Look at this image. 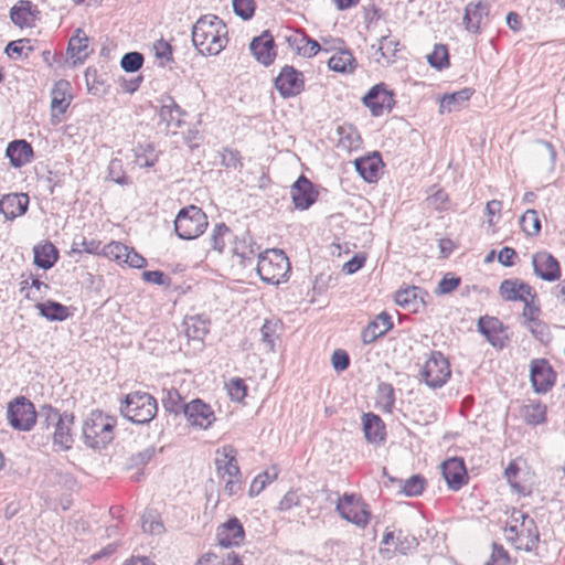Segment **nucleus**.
<instances>
[{"label": "nucleus", "instance_id": "obj_36", "mask_svg": "<svg viewBox=\"0 0 565 565\" xmlns=\"http://www.w3.org/2000/svg\"><path fill=\"white\" fill-rule=\"evenodd\" d=\"M328 67L338 73H353L356 60L349 50H341L328 60Z\"/></svg>", "mask_w": 565, "mask_h": 565}, {"label": "nucleus", "instance_id": "obj_23", "mask_svg": "<svg viewBox=\"0 0 565 565\" xmlns=\"http://www.w3.org/2000/svg\"><path fill=\"white\" fill-rule=\"evenodd\" d=\"M383 166L382 157L377 151L354 160L355 171L367 183H374L379 180L380 169Z\"/></svg>", "mask_w": 565, "mask_h": 565}, {"label": "nucleus", "instance_id": "obj_43", "mask_svg": "<svg viewBox=\"0 0 565 565\" xmlns=\"http://www.w3.org/2000/svg\"><path fill=\"white\" fill-rule=\"evenodd\" d=\"M502 330V322L494 317L483 316L478 320V331L493 345H497V333Z\"/></svg>", "mask_w": 565, "mask_h": 565}, {"label": "nucleus", "instance_id": "obj_29", "mask_svg": "<svg viewBox=\"0 0 565 565\" xmlns=\"http://www.w3.org/2000/svg\"><path fill=\"white\" fill-rule=\"evenodd\" d=\"M365 439L372 444L383 443L386 438V428L382 418L374 413H365L362 417Z\"/></svg>", "mask_w": 565, "mask_h": 565}, {"label": "nucleus", "instance_id": "obj_28", "mask_svg": "<svg viewBox=\"0 0 565 565\" xmlns=\"http://www.w3.org/2000/svg\"><path fill=\"white\" fill-rule=\"evenodd\" d=\"M490 12V4L488 1L479 0L477 2H469L465 8L463 24L467 31L478 34L480 32V24L483 17H488Z\"/></svg>", "mask_w": 565, "mask_h": 565}, {"label": "nucleus", "instance_id": "obj_2", "mask_svg": "<svg viewBox=\"0 0 565 565\" xmlns=\"http://www.w3.org/2000/svg\"><path fill=\"white\" fill-rule=\"evenodd\" d=\"M117 419L99 409L93 411L84 420L82 435L84 444L95 450L105 449L114 440Z\"/></svg>", "mask_w": 565, "mask_h": 565}, {"label": "nucleus", "instance_id": "obj_25", "mask_svg": "<svg viewBox=\"0 0 565 565\" xmlns=\"http://www.w3.org/2000/svg\"><path fill=\"white\" fill-rule=\"evenodd\" d=\"M6 157L13 168H22L32 161L34 151L31 143L26 140L15 139L8 143Z\"/></svg>", "mask_w": 565, "mask_h": 565}, {"label": "nucleus", "instance_id": "obj_15", "mask_svg": "<svg viewBox=\"0 0 565 565\" xmlns=\"http://www.w3.org/2000/svg\"><path fill=\"white\" fill-rule=\"evenodd\" d=\"M158 116L160 122L166 124L167 128H180L184 124V117L188 113L169 95L163 94L158 99Z\"/></svg>", "mask_w": 565, "mask_h": 565}, {"label": "nucleus", "instance_id": "obj_7", "mask_svg": "<svg viewBox=\"0 0 565 565\" xmlns=\"http://www.w3.org/2000/svg\"><path fill=\"white\" fill-rule=\"evenodd\" d=\"M419 376L433 390L443 387L451 376L448 359L440 351H431L419 371Z\"/></svg>", "mask_w": 565, "mask_h": 565}, {"label": "nucleus", "instance_id": "obj_8", "mask_svg": "<svg viewBox=\"0 0 565 565\" xmlns=\"http://www.w3.org/2000/svg\"><path fill=\"white\" fill-rule=\"evenodd\" d=\"M38 412L34 404L25 396L13 398L7 408L9 425L19 431H30L36 424Z\"/></svg>", "mask_w": 565, "mask_h": 565}, {"label": "nucleus", "instance_id": "obj_60", "mask_svg": "<svg viewBox=\"0 0 565 565\" xmlns=\"http://www.w3.org/2000/svg\"><path fill=\"white\" fill-rule=\"evenodd\" d=\"M228 395L234 402H243L247 395V385L241 377H233L227 383Z\"/></svg>", "mask_w": 565, "mask_h": 565}, {"label": "nucleus", "instance_id": "obj_61", "mask_svg": "<svg viewBox=\"0 0 565 565\" xmlns=\"http://www.w3.org/2000/svg\"><path fill=\"white\" fill-rule=\"evenodd\" d=\"M129 246L120 242H110L103 246L102 255L117 262H124Z\"/></svg>", "mask_w": 565, "mask_h": 565}, {"label": "nucleus", "instance_id": "obj_46", "mask_svg": "<svg viewBox=\"0 0 565 565\" xmlns=\"http://www.w3.org/2000/svg\"><path fill=\"white\" fill-rule=\"evenodd\" d=\"M232 253L234 256L239 258V264L243 266H247L250 264L256 255V250L254 249V243L249 238H243L241 241H234Z\"/></svg>", "mask_w": 565, "mask_h": 565}, {"label": "nucleus", "instance_id": "obj_31", "mask_svg": "<svg viewBox=\"0 0 565 565\" xmlns=\"http://www.w3.org/2000/svg\"><path fill=\"white\" fill-rule=\"evenodd\" d=\"M33 263L44 270L51 269L60 257L57 247L50 241L36 244L33 247Z\"/></svg>", "mask_w": 565, "mask_h": 565}, {"label": "nucleus", "instance_id": "obj_18", "mask_svg": "<svg viewBox=\"0 0 565 565\" xmlns=\"http://www.w3.org/2000/svg\"><path fill=\"white\" fill-rule=\"evenodd\" d=\"M534 274L545 281H556L561 278L558 260L547 252H537L532 256Z\"/></svg>", "mask_w": 565, "mask_h": 565}, {"label": "nucleus", "instance_id": "obj_52", "mask_svg": "<svg viewBox=\"0 0 565 565\" xmlns=\"http://www.w3.org/2000/svg\"><path fill=\"white\" fill-rule=\"evenodd\" d=\"M473 93L475 89L466 87L455 93L445 95L441 99V107L451 111L456 106H460L461 104L468 102Z\"/></svg>", "mask_w": 565, "mask_h": 565}, {"label": "nucleus", "instance_id": "obj_64", "mask_svg": "<svg viewBox=\"0 0 565 565\" xmlns=\"http://www.w3.org/2000/svg\"><path fill=\"white\" fill-rule=\"evenodd\" d=\"M154 55L166 63L173 62V47L164 39H159L153 43Z\"/></svg>", "mask_w": 565, "mask_h": 565}, {"label": "nucleus", "instance_id": "obj_37", "mask_svg": "<svg viewBox=\"0 0 565 565\" xmlns=\"http://www.w3.org/2000/svg\"><path fill=\"white\" fill-rule=\"evenodd\" d=\"M546 405L540 401H530L521 408L524 422L531 426H537L546 422Z\"/></svg>", "mask_w": 565, "mask_h": 565}, {"label": "nucleus", "instance_id": "obj_21", "mask_svg": "<svg viewBox=\"0 0 565 565\" xmlns=\"http://www.w3.org/2000/svg\"><path fill=\"white\" fill-rule=\"evenodd\" d=\"M290 194L295 206L299 210L309 209L318 198V192L313 184L305 177L300 175L292 184Z\"/></svg>", "mask_w": 565, "mask_h": 565}, {"label": "nucleus", "instance_id": "obj_9", "mask_svg": "<svg viewBox=\"0 0 565 565\" xmlns=\"http://www.w3.org/2000/svg\"><path fill=\"white\" fill-rule=\"evenodd\" d=\"M363 105L369 108L373 117H380L384 111H391L395 104V94L383 82L372 86L362 98Z\"/></svg>", "mask_w": 565, "mask_h": 565}, {"label": "nucleus", "instance_id": "obj_51", "mask_svg": "<svg viewBox=\"0 0 565 565\" xmlns=\"http://www.w3.org/2000/svg\"><path fill=\"white\" fill-rule=\"evenodd\" d=\"M135 162L140 167V168H152L156 162L158 161V157L157 156H153V157H149L148 154H151L153 151H154V146L153 143H139L135 149Z\"/></svg>", "mask_w": 565, "mask_h": 565}, {"label": "nucleus", "instance_id": "obj_59", "mask_svg": "<svg viewBox=\"0 0 565 565\" xmlns=\"http://www.w3.org/2000/svg\"><path fill=\"white\" fill-rule=\"evenodd\" d=\"M271 470H273V472L265 471V472L258 475L253 480L250 488H249L250 497L258 494L260 491L264 490V488L266 487L267 483L271 482L273 480H275L277 478L278 469L276 467H273Z\"/></svg>", "mask_w": 565, "mask_h": 565}, {"label": "nucleus", "instance_id": "obj_32", "mask_svg": "<svg viewBox=\"0 0 565 565\" xmlns=\"http://www.w3.org/2000/svg\"><path fill=\"white\" fill-rule=\"evenodd\" d=\"M286 41L291 49H295L297 53L305 57H312L321 50L320 44L315 39L308 36L305 33L292 32L286 35Z\"/></svg>", "mask_w": 565, "mask_h": 565}, {"label": "nucleus", "instance_id": "obj_3", "mask_svg": "<svg viewBox=\"0 0 565 565\" xmlns=\"http://www.w3.org/2000/svg\"><path fill=\"white\" fill-rule=\"evenodd\" d=\"M120 415L137 425L150 423L158 413L157 399L147 392L135 391L125 395L119 406Z\"/></svg>", "mask_w": 565, "mask_h": 565}, {"label": "nucleus", "instance_id": "obj_26", "mask_svg": "<svg viewBox=\"0 0 565 565\" xmlns=\"http://www.w3.org/2000/svg\"><path fill=\"white\" fill-rule=\"evenodd\" d=\"M29 195L26 193H9L0 200V212L7 220H14L26 213L29 207Z\"/></svg>", "mask_w": 565, "mask_h": 565}, {"label": "nucleus", "instance_id": "obj_54", "mask_svg": "<svg viewBox=\"0 0 565 565\" xmlns=\"http://www.w3.org/2000/svg\"><path fill=\"white\" fill-rule=\"evenodd\" d=\"M108 178L119 185L131 184V180L126 175L124 171L122 161L117 158L111 159L108 164Z\"/></svg>", "mask_w": 565, "mask_h": 565}, {"label": "nucleus", "instance_id": "obj_20", "mask_svg": "<svg viewBox=\"0 0 565 565\" xmlns=\"http://www.w3.org/2000/svg\"><path fill=\"white\" fill-rule=\"evenodd\" d=\"M430 296L428 291H426L422 287L416 286H407L406 288H401L395 292L394 300L395 302L405 308L409 309L413 312H419L427 305V299Z\"/></svg>", "mask_w": 565, "mask_h": 565}, {"label": "nucleus", "instance_id": "obj_33", "mask_svg": "<svg viewBox=\"0 0 565 565\" xmlns=\"http://www.w3.org/2000/svg\"><path fill=\"white\" fill-rule=\"evenodd\" d=\"M88 36L82 29H76L75 34L70 39L67 53L74 60V65L83 63L88 56Z\"/></svg>", "mask_w": 565, "mask_h": 565}, {"label": "nucleus", "instance_id": "obj_24", "mask_svg": "<svg viewBox=\"0 0 565 565\" xmlns=\"http://www.w3.org/2000/svg\"><path fill=\"white\" fill-rule=\"evenodd\" d=\"M393 326L392 316L386 311H382L362 330V342L364 344L375 342L377 339L384 337Z\"/></svg>", "mask_w": 565, "mask_h": 565}, {"label": "nucleus", "instance_id": "obj_42", "mask_svg": "<svg viewBox=\"0 0 565 565\" xmlns=\"http://www.w3.org/2000/svg\"><path fill=\"white\" fill-rule=\"evenodd\" d=\"M164 396L162 397V406L164 411L169 414H173L174 416L183 415L184 416V408L186 407V404L184 402V398L179 393L177 388H169L163 390Z\"/></svg>", "mask_w": 565, "mask_h": 565}, {"label": "nucleus", "instance_id": "obj_45", "mask_svg": "<svg viewBox=\"0 0 565 565\" xmlns=\"http://www.w3.org/2000/svg\"><path fill=\"white\" fill-rule=\"evenodd\" d=\"M232 237V230L225 223L215 224L210 235V244L212 249L222 254L226 246V241H230Z\"/></svg>", "mask_w": 565, "mask_h": 565}, {"label": "nucleus", "instance_id": "obj_63", "mask_svg": "<svg viewBox=\"0 0 565 565\" xmlns=\"http://www.w3.org/2000/svg\"><path fill=\"white\" fill-rule=\"evenodd\" d=\"M484 565H510L508 551L501 544L493 543L490 558Z\"/></svg>", "mask_w": 565, "mask_h": 565}, {"label": "nucleus", "instance_id": "obj_57", "mask_svg": "<svg viewBox=\"0 0 565 565\" xmlns=\"http://www.w3.org/2000/svg\"><path fill=\"white\" fill-rule=\"evenodd\" d=\"M232 7L234 13L244 21L250 20L256 11L255 0H233Z\"/></svg>", "mask_w": 565, "mask_h": 565}, {"label": "nucleus", "instance_id": "obj_56", "mask_svg": "<svg viewBox=\"0 0 565 565\" xmlns=\"http://www.w3.org/2000/svg\"><path fill=\"white\" fill-rule=\"evenodd\" d=\"M398 41L390 39V35H383L380 39V45L376 52L380 53L381 57L385 58L387 63H392L393 57H395L398 51Z\"/></svg>", "mask_w": 565, "mask_h": 565}, {"label": "nucleus", "instance_id": "obj_58", "mask_svg": "<svg viewBox=\"0 0 565 565\" xmlns=\"http://www.w3.org/2000/svg\"><path fill=\"white\" fill-rule=\"evenodd\" d=\"M58 409L50 404H44L40 407L38 416L40 417V425L42 429H49L52 425L55 426L57 418L61 417Z\"/></svg>", "mask_w": 565, "mask_h": 565}, {"label": "nucleus", "instance_id": "obj_11", "mask_svg": "<svg viewBox=\"0 0 565 565\" xmlns=\"http://www.w3.org/2000/svg\"><path fill=\"white\" fill-rule=\"evenodd\" d=\"M530 381L536 394H546L555 385L556 373L548 360L533 359L530 362Z\"/></svg>", "mask_w": 565, "mask_h": 565}, {"label": "nucleus", "instance_id": "obj_48", "mask_svg": "<svg viewBox=\"0 0 565 565\" xmlns=\"http://www.w3.org/2000/svg\"><path fill=\"white\" fill-rule=\"evenodd\" d=\"M376 403L384 413H392L395 405V392L392 384L382 382L377 385Z\"/></svg>", "mask_w": 565, "mask_h": 565}, {"label": "nucleus", "instance_id": "obj_10", "mask_svg": "<svg viewBox=\"0 0 565 565\" xmlns=\"http://www.w3.org/2000/svg\"><path fill=\"white\" fill-rule=\"evenodd\" d=\"M512 519L516 523L520 522V535L518 536L516 548L526 552L536 551V555H540V533L535 521L521 510H514Z\"/></svg>", "mask_w": 565, "mask_h": 565}, {"label": "nucleus", "instance_id": "obj_14", "mask_svg": "<svg viewBox=\"0 0 565 565\" xmlns=\"http://www.w3.org/2000/svg\"><path fill=\"white\" fill-rule=\"evenodd\" d=\"M249 50L255 60L264 66L271 65L277 56L276 43L269 30H265L260 35L253 38Z\"/></svg>", "mask_w": 565, "mask_h": 565}, {"label": "nucleus", "instance_id": "obj_5", "mask_svg": "<svg viewBox=\"0 0 565 565\" xmlns=\"http://www.w3.org/2000/svg\"><path fill=\"white\" fill-rule=\"evenodd\" d=\"M173 223L175 235L184 241L198 238L209 226L207 215L193 204L179 210Z\"/></svg>", "mask_w": 565, "mask_h": 565}, {"label": "nucleus", "instance_id": "obj_27", "mask_svg": "<svg viewBox=\"0 0 565 565\" xmlns=\"http://www.w3.org/2000/svg\"><path fill=\"white\" fill-rule=\"evenodd\" d=\"M215 458V466L218 476L224 478L225 475L230 478H241L239 466L236 460V450L233 446H224L222 450H217Z\"/></svg>", "mask_w": 565, "mask_h": 565}, {"label": "nucleus", "instance_id": "obj_16", "mask_svg": "<svg viewBox=\"0 0 565 565\" xmlns=\"http://www.w3.org/2000/svg\"><path fill=\"white\" fill-rule=\"evenodd\" d=\"M441 475L452 491L460 490L468 482V473L465 460L460 457L449 458L440 465Z\"/></svg>", "mask_w": 565, "mask_h": 565}, {"label": "nucleus", "instance_id": "obj_38", "mask_svg": "<svg viewBox=\"0 0 565 565\" xmlns=\"http://www.w3.org/2000/svg\"><path fill=\"white\" fill-rule=\"evenodd\" d=\"M390 480L392 482H397L401 486V492L406 497H418L420 495L427 484V481L424 476L417 473L413 475L406 480L397 479L391 477Z\"/></svg>", "mask_w": 565, "mask_h": 565}, {"label": "nucleus", "instance_id": "obj_34", "mask_svg": "<svg viewBox=\"0 0 565 565\" xmlns=\"http://www.w3.org/2000/svg\"><path fill=\"white\" fill-rule=\"evenodd\" d=\"M39 12L29 0H20L10 9V19L19 28L33 25V13Z\"/></svg>", "mask_w": 565, "mask_h": 565}, {"label": "nucleus", "instance_id": "obj_47", "mask_svg": "<svg viewBox=\"0 0 565 565\" xmlns=\"http://www.w3.org/2000/svg\"><path fill=\"white\" fill-rule=\"evenodd\" d=\"M520 226L525 235L537 236L542 227L539 212L534 209L526 210L520 217Z\"/></svg>", "mask_w": 565, "mask_h": 565}, {"label": "nucleus", "instance_id": "obj_41", "mask_svg": "<svg viewBox=\"0 0 565 565\" xmlns=\"http://www.w3.org/2000/svg\"><path fill=\"white\" fill-rule=\"evenodd\" d=\"M102 242L97 239H87L84 236H76L72 243L68 255L71 257L82 256L83 253L92 255H102Z\"/></svg>", "mask_w": 565, "mask_h": 565}, {"label": "nucleus", "instance_id": "obj_49", "mask_svg": "<svg viewBox=\"0 0 565 565\" xmlns=\"http://www.w3.org/2000/svg\"><path fill=\"white\" fill-rule=\"evenodd\" d=\"M142 531L152 535H159L164 532L163 522L156 510H148L142 515Z\"/></svg>", "mask_w": 565, "mask_h": 565}, {"label": "nucleus", "instance_id": "obj_44", "mask_svg": "<svg viewBox=\"0 0 565 565\" xmlns=\"http://www.w3.org/2000/svg\"><path fill=\"white\" fill-rule=\"evenodd\" d=\"M85 81L88 93L94 96H103L108 90V85H106L103 75L95 67L89 66L86 68Z\"/></svg>", "mask_w": 565, "mask_h": 565}, {"label": "nucleus", "instance_id": "obj_17", "mask_svg": "<svg viewBox=\"0 0 565 565\" xmlns=\"http://www.w3.org/2000/svg\"><path fill=\"white\" fill-rule=\"evenodd\" d=\"M216 540L218 545L225 548L239 546L245 540L242 522L236 516H232L220 524L216 530Z\"/></svg>", "mask_w": 565, "mask_h": 565}, {"label": "nucleus", "instance_id": "obj_62", "mask_svg": "<svg viewBox=\"0 0 565 565\" xmlns=\"http://www.w3.org/2000/svg\"><path fill=\"white\" fill-rule=\"evenodd\" d=\"M418 545L417 539L413 535L405 534L402 530L396 533L395 551L406 555L409 551L415 550Z\"/></svg>", "mask_w": 565, "mask_h": 565}, {"label": "nucleus", "instance_id": "obj_55", "mask_svg": "<svg viewBox=\"0 0 565 565\" xmlns=\"http://www.w3.org/2000/svg\"><path fill=\"white\" fill-rule=\"evenodd\" d=\"M145 62L143 54L137 51L128 52L122 55L120 60L121 68L127 73H135L139 71Z\"/></svg>", "mask_w": 565, "mask_h": 565}, {"label": "nucleus", "instance_id": "obj_53", "mask_svg": "<svg viewBox=\"0 0 565 565\" xmlns=\"http://www.w3.org/2000/svg\"><path fill=\"white\" fill-rule=\"evenodd\" d=\"M154 454L156 448L153 446H150L137 454H132L128 457L125 463V469H143V467L153 458Z\"/></svg>", "mask_w": 565, "mask_h": 565}, {"label": "nucleus", "instance_id": "obj_40", "mask_svg": "<svg viewBox=\"0 0 565 565\" xmlns=\"http://www.w3.org/2000/svg\"><path fill=\"white\" fill-rule=\"evenodd\" d=\"M70 88V83L65 79L56 82L51 90V108L52 111L64 114L70 106V100L66 98V93Z\"/></svg>", "mask_w": 565, "mask_h": 565}, {"label": "nucleus", "instance_id": "obj_1", "mask_svg": "<svg viewBox=\"0 0 565 565\" xmlns=\"http://www.w3.org/2000/svg\"><path fill=\"white\" fill-rule=\"evenodd\" d=\"M228 29L215 14L200 17L192 26V43L202 55H217L228 43Z\"/></svg>", "mask_w": 565, "mask_h": 565}, {"label": "nucleus", "instance_id": "obj_35", "mask_svg": "<svg viewBox=\"0 0 565 565\" xmlns=\"http://www.w3.org/2000/svg\"><path fill=\"white\" fill-rule=\"evenodd\" d=\"M35 308L40 316L49 321H64L70 317L68 307L52 299L36 302Z\"/></svg>", "mask_w": 565, "mask_h": 565}, {"label": "nucleus", "instance_id": "obj_39", "mask_svg": "<svg viewBox=\"0 0 565 565\" xmlns=\"http://www.w3.org/2000/svg\"><path fill=\"white\" fill-rule=\"evenodd\" d=\"M337 134L339 136V147L345 150L351 151L353 149H358L362 143L361 136L353 125L345 124L339 126L337 128Z\"/></svg>", "mask_w": 565, "mask_h": 565}, {"label": "nucleus", "instance_id": "obj_6", "mask_svg": "<svg viewBox=\"0 0 565 565\" xmlns=\"http://www.w3.org/2000/svg\"><path fill=\"white\" fill-rule=\"evenodd\" d=\"M335 511L345 521L364 529L371 520L370 505L360 494L344 493L338 499Z\"/></svg>", "mask_w": 565, "mask_h": 565}, {"label": "nucleus", "instance_id": "obj_50", "mask_svg": "<svg viewBox=\"0 0 565 565\" xmlns=\"http://www.w3.org/2000/svg\"><path fill=\"white\" fill-rule=\"evenodd\" d=\"M428 64L437 71L449 66V52L445 44H435L434 50L427 55Z\"/></svg>", "mask_w": 565, "mask_h": 565}, {"label": "nucleus", "instance_id": "obj_12", "mask_svg": "<svg viewBox=\"0 0 565 565\" xmlns=\"http://www.w3.org/2000/svg\"><path fill=\"white\" fill-rule=\"evenodd\" d=\"M275 88L282 98L295 97L305 89L303 74L291 65H285L275 78Z\"/></svg>", "mask_w": 565, "mask_h": 565}, {"label": "nucleus", "instance_id": "obj_30", "mask_svg": "<svg viewBox=\"0 0 565 565\" xmlns=\"http://www.w3.org/2000/svg\"><path fill=\"white\" fill-rule=\"evenodd\" d=\"M185 334L190 340L203 342L206 334L210 332L211 319L207 315L188 316L183 321Z\"/></svg>", "mask_w": 565, "mask_h": 565}, {"label": "nucleus", "instance_id": "obj_19", "mask_svg": "<svg viewBox=\"0 0 565 565\" xmlns=\"http://www.w3.org/2000/svg\"><path fill=\"white\" fill-rule=\"evenodd\" d=\"M499 294L505 301H525L527 299L535 300L536 291L527 282L519 279H504L499 287Z\"/></svg>", "mask_w": 565, "mask_h": 565}, {"label": "nucleus", "instance_id": "obj_13", "mask_svg": "<svg viewBox=\"0 0 565 565\" xmlns=\"http://www.w3.org/2000/svg\"><path fill=\"white\" fill-rule=\"evenodd\" d=\"M184 417L193 427L201 429L210 428L216 420L214 411L211 405L201 398H194L186 404L184 408Z\"/></svg>", "mask_w": 565, "mask_h": 565}, {"label": "nucleus", "instance_id": "obj_22", "mask_svg": "<svg viewBox=\"0 0 565 565\" xmlns=\"http://www.w3.org/2000/svg\"><path fill=\"white\" fill-rule=\"evenodd\" d=\"M75 416L72 412H63L61 417L55 423V429L53 433V443L63 450L72 448L74 438L72 428L74 425Z\"/></svg>", "mask_w": 565, "mask_h": 565}, {"label": "nucleus", "instance_id": "obj_4", "mask_svg": "<svg viewBox=\"0 0 565 565\" xmlns=\"http://www.w3.org/2000/svg\"><path fill=\"white\" fill-rule=\"evenodd\" d=\"M256 270L264 282L279 285L288 280L291 265L284 250L271 248L258 255Z\"/></svg>", "mask_w": 565, "mask_h": 565}]
</instances>
